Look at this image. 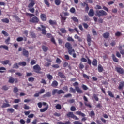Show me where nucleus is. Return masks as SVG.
<instances>
[{"label":"nucleus","mask_w":124,"mask_h":124,"mask_svg":"<svg viewBox=\"0 0 124 124\" xmlns=\"http://www.w3.org/2000/svg\"><path fill=\"white\" fill-rule=\"evenodd\" d=\"M65 47L67 49L69 55H72L73 53H75V50L72 48V46L69 42L66 43Z\"/></svg>","instance_id":"f257e3e1"},{"label":"nucleus","mask_w":124,"mask_h":124,"mask_svg":"<svg viewBox=\"0 0 124 124\" xmlns=\"http://www.w3.org/2000/svg\"><path fill=\"white\" fill-rule=\"evenodd\" d=\"M34 4H35V2L34 1L32 0L31 2L28 5V7L29 8L28 10L31 13H34V11H35L34 8H32L34 6Z\"/></svg>","instance_id":"f03ea898"},{"label":"nucleus","mask_w":124,"mask_h":124,"mask_svg":"<svg viewBox=\"0 0 124 124\" xmlns=\"http://www.w3.org/2000/svg\"><path fill=\"white\" fill-rule=\"evenodd\" d=\"M73 85L74 87H75V90L77 91V93H83V90H81V89L78 87L79 85L78 82H75V83H73Z\"/></svg>","instance_id":"7ed1b4c3"},{"label":"nucleus","mask_w":124,"mask_h":124,"mask_svg":"<svg viewBox=\"0 0 124 124\" xmlns=\"http://www.w3.org/2000/svg\"><path fill=\"white\" fill-rule=\"evenodd\" d=\"M56 93L57 94H62V93H64V91L62 90L53 89L52 90V95H55Z\"/></svg>","instance_id":"20e7f679"},{"label":"nucleus","mask_w":124,"mask_h":124,"mask_svg":"<svg viewBox=\"0 0 124 124\" xmlns=\"http://www.w3.org/2000/svg\"><path fill=\"white\" fill-rule=\"evenodd\" d=\"M33 69L36 73L38 74H41V72H40V71L41 70V68H40V66L38 65V64H36V65L33 66Z\"/></svg>","instance_id":"39448f33"},{"label":"nucleus","mask_w":124,"mask_h":124,"mask_svg":"<svg viewBox=\"0 0 124 124\" xmlns=\"http://www.w3.org/2000/svg\"><path fill=\"white\" fill-rule=\"evenodd\" d=\"M96 13L98 17H100L101 16H104L105 15H107V13H106L105 11H103V10L96 11Z\"/></svg>","instance_id":"423d86ee"},{"label":"nucleus","mask_w":124,"mask_h":124,"mask_svg":"<svg viewBox=\"0 0 124 124\" xmlns=\"http://www.w3.org/2000/svg\"><path fill=\"white\" fill-rule=\"evenodd\" d=\"M76 114L77 115H78V116H81V117H83L82 118L81 121H87V117H85L86 114H85V113H83V112L81 111H77Z\"/></svg>","instance_id":"0eeeda50"},{"label":"nucleus","mask_w":124,"mask_h":124,"mask_svg":"<svg viewBox=\"0 0 124 124\" xmlns=\"http://www.w3.org/2000/svg\"><path fill=\"white\" fill-rule=\"evenodd\" d=\"M83 99L85 101L84 104L85 106H87V107H88L89 108H92V105H91V103L90 102H88L89 101L88 100V98L86 97V96H83Z\"/></svg>","instance_id":"6e6552de"},{"label":"nucleus","mask_w":124,"mask_h":124,"mask_svg":"<svg viewBox=\"0 0 124 124\" xmlns=\"http://www.w3.org/2000/svg\"><path fill=\"white\" fill-rule=\"evenodd\" d=\"M29 22L30 23H37L38 22H39V19L36 16H34L32 18L30 19L29 20Z\"/></svg>","instance_id":"1a4fd4ad"},{"label":"nucleus","mask_w":124,"mask_h":124,"mask_svg":"<svg viewBox=\"0 0 124 124\" xmlns=\"http://www.w3.org/2000/svg\"><path fill=\"white\" fill-rule=\"evenodd\" d=\"M115 70H116L117 72H118V73H119V74H124V70L122 68L116 67Z\"/></svg>","instance_id":"9d476101"},{"label":"nucleus","mask_w":124,"mask_h":124,"mask_svg":"<svg viewBox=\"0 0 124 124\" xmlns=\"http://www.w3.org/2000/svg\"><path fill=\"white\" fill-rule=\"evenodd\" d=\"M40 18L42 21L43 22H45V21H47V16L45 14L41 13L40 15Z\"/></svg>","instance_id":"9b49d317"},{"label":"nucleus","mask_w":124,"mask_h":124,"mask_svg":"<svg viewBox=\"0 0 124 124\" xmlns=\"http://www.w3.org/2000/svg\"><path fill=\"white\" fill-rule=\"evenodd\" d=\"M22 55L28 58V57H29V51L26 50V49L23 48L22 49Z\"/></svg>","instance_id":"f8f14e48"},{"label":"nucleus","mask_w":124,"mask_h":124,"mask_svg":"<svg viewBox=\"0 0 124 124\" xmlns=\"http://www.w3.org/2000/svg\"><path fill=\"white\" fill-rule=\"evenodd\" d=\"M87 41L88 42V46H90L91 43L92 42V37H91V35H87Z\"/></svg>","instance_id":"ddd939ff"},{"label":"nucleus","mask_w":124,"mask_h":124,"mask_svg":"<svg viewBox=\"0 0 124 124\" xmlns=\"http://www.w3.org/2000/svg\"><path fill=\"white\" fill-rule=\"evenodd\" d=\"M88 15L89 17H93L94 16V11H93V9H91L90 10Z\"/></svg>","instance_id":"4468645a"},{"label":"nucleus","mask_w":124,"mask_h":124,"mask_svg":"<svg viewBox=\"0 0 124 124\" xmlns=\"http://www.w3.org/2000/svg\"><path fill=\"white\" fill-rule=\"evenodd\" d=\"M51 96H52V94L50 92H47L46 94L43 95L44 98L45 97H51Z\"/></svg>","instance_id":"2eb2a0df"},{"label":"nucleus","mask_w":124,"mask_h":124,"mask_svg":"<svg viewBox=\"0 0 124 124\" xmlns=\"http://www.w3.org/2000/svg\"><path fill=\"white\" fill-rule=\"evenodd\" d=\"M66 116L68 118H71L72 119H73L74 117V115L73 114V112H69L67 114Z\"/></svg>","instance_id":"dca6fc26"},{"label":"nucleus","mask_w":124,"mask_h":124,"mask_svg":"<svg viewBox=\"0 0 124 124\" xmlns=\"http://www.w3.org/2000/svg\"><path fill=\"white\" fill-rule=\"evenodd\" d=\"M91 63L93 66H97V60L94 59Z\"/></svg>","instance_id":"f3484780"},{"label":"nucleus","mask_w":124,"mask_h":124,"mask_svg":"<svg viewBox=\"0 0 124 124\" xmlns=\"http://www.w3.org/2000/svg\"><path fill=\"white\" fill-rule=\"evenodd\" d=\"M48 22L51 26L57 25V21L56 20H52L51 19H50Z\"/></svg>","instance_id":"a211bd4d"},{"label":"nucleus","mask_w":124,"mask_h":124,"mask_svg":"<svg viewBox=\"0 0 124 124\" xmlns=\"http://www.w3.org/2000/svg\"><path fill=\"white\" fill-rule=\"evenodd\" d=\"M112 58L113 62H119V59L116 57L115 54H112Z\"/></svg>","instance_id":"6ab92c4d"},{"label":"nucleus","mask_w":124,"mask_h":124,"mask_svg":"<svg viewBox=\"0 0 124 124\" xmlns=\"http://www.w3.org/2000/svg\"><path fill=\"white\" fill-rule=\"evenodd\" d=\"M74 38L75 39H78V41H79V42H82V41H83V39H82V38H81V37H79L78 35L77 34L75 35Z\"/></svg>","instance_id":"aec40b11"},{"label":"nucleus","mask_w":124,"mask_h":124,"mask_svg":"<svg viewBox=\"0 0 124 124\" xmlns=\"http://www.w3.org/2000/svg\"><path fill=\"white\" fill-rule=\"evenodd\" d=\"M41 28H42V29L41 30L42 34H46L47 33V32L46 31V30H45V26L43 25H41Z\"/></svg>","instance_id":"412c9836"},{"label":"nucleus","mask_w":124,"mask_h":124,"mask_svg":"<svg viewBox=\"0 0 124 124\" xmlns=\"http://www.w3.org/2000/svg\"><path fill=\"white\" fill-rule=\"evenodd\" d=\"M48 108H49V105H47L46 107L43 108H41L40 109V111L41 113H43V112H45V111H47L48 110Z\"/></svg>","instance_id":"4be33fe9"},{"label":"nucleus","mask_w":124,"mask_h":124,"mask_svg":"<svg viewBox=\"0 0 124 124\" xmlns=\"http://www.w3.org/2000/svg\"><path fill=\"white\" fill-rule=\"evenodd\" d=\"M58 85H59V83H58V82L56 80H54L51 84L52 87L54 88L58 87Z\"/></svg>","instance_id":"5701e85b"},{"label":"nucleus","mask_w":124,"mask_h":124,"mask_svg":"<svg viewBox=\"0 0 124 124\" xmlns=\"http://www.w3.org/2000/svg\"><path fill=\"white\" fill-rule=\"evenodd\" d=\"M58 76L61 77V78H62L63 79H65L66 78V77L64 76V74L62 72L58 73Z\"/></svg>","instance_id":"b1692460"},{"label":"nucleus","mask_w":124,"mask_h":124,"mask_svg":"<svg viewBox=\"0 0 124 124\" xmlns=\"http://www.w3.org/2000/svg\"><path fill=\"white\" fill-rule=\"evenodd\" d=\"M60 17H61V23H64L65 22V20H66V17L63 16L62 15V14L60 15Z\"/></svg>","instance_id":"393cba45"},{"label":"nucleus","mask_w":124,"mask_h":124,"mask_svg":"<svg viewBox=\"0 0 124 124\" xmlns=\"http://www.w3.org/2000/svg\"><path fill=\"white\" fill-rule=\"evenodd\" d=\"M9 60H5L1 62V63L2 64H3V65H6L7 64H9Z\"/></svg>","instance_id":"a878e982"},{"label":"nucleus","mask_w":124,"mask_h":124,"mask_svg":"<svg viewBox=\"0 0 124 124\" xmlns=\"http://www.w3.org/2000/svg\"><path fill=\"white\" fill-rule=\"evenodd\" d=\"M4 49L5 50H6L7 51L8 50V46L6 45H1L0 46V49Z\"/></svg>","instance_id":"bb28decb"},{"label":"nucleus","mask_w":124,"mask_h":124,"mask_svg":"<svg viewBox=\"0 0 124 124\" xmlns=\"http://www.w3.org/2000/svg\"><path fill=\"white\" fill-rule=\"evenodd\" d=\"M98 70L100 73L102 72L103 71V67L101 65H99L98 66Z\"/></svg>","instance_id":"cd10ccee"},{"label":"nucleus","mask_w":124,"mask_h":124,"mask_svg":"<svg viewBox=\"0 0 124 124\" xmlns=\"http://www.w3.org/2000/svg\"><path fill=\"white\" fill-rule=\"evenodd\" d=\"M109 33L108 32H106L103 34V36L104 38H108L109 37Z\"/></svg>","instance_id":"c85d7f7f"},{"label":"nucleus","mask_w":124,"mask_h":124,"mask_svg":"<svg viewBox=\"0 0 124 124\" xmlns=\"http://www.w3.org/2000/svg\"><path fill=\"white\" fill-rule=\"evenodd\" d=\"M54 2L56 5L59 6V5H60L62 1H61V0H54Z\"/></svg>","instance_id":"c756f323"},{"label":"nucleus","mask_w":124,"mask_h":124,"mask_svg":"<svg viewBox=\"0 0 124 124\" xmlns=\"http://www.w3.org/2000/svg\"><path fill=\"white\" fill-rule=\"evenodd\" d=\"M6 107H10V104L4 103L1 106V108H6Z\"/></svg>","instance_id":"7c9ffc66"},{"label":"nucleus","mask_w":124,"mask_h":124,"mask_svg":"<svg viewBox=\"0 0 124 124\" xmlns=\"http://www.w3.org/2000/svg\"><path fill=\"white\" fill-rule=\"evenodd\" d=\"M8 82L10 83V84H13L14 83V78L13 77H11L9 78Z\"/></svg>","instance_id":"2f4dec72"},{"label":"nucleus","mask_w":124,"mask_h":124,"mask_svg":"<svg viewBox=\"0 0 124 124\" xmlns=\"http://www.w3.org/2000/svg\"><path fill=\"white\" fill-rule=\"evenodd\" d=\"M14 18H15L16 21H18V22H19V23H21V19H20L19 18V17L18 16H17V15H14Z\"/></svg>","instance_id":"473e14b6"},{"label":"nucleus","mask_w":124,"mask_h":124,"mask_svg":"<svg viewBox=\"0 0 124 124\" xmlns=\"http://www.w3.org/2000/svg\"><path fill=\"white\" fill-rule=\"evenodd\" d=\"M46 77H47V79H48V80H49V81H51V80H52L53 79V76L52 75H50V74H47Z\"/></svg>","instance_id":"72a5a7b5"},{"label":"nucleus","mask_w":124,"mask_h":124,"mask_svg":"<svg viewBox=\"0 0 124 124\" xmlns=\"http://www.w3.org/2000/svg\"><path fill=\"white\" fill-rule=\"evenodd\" d=\"M108 94L109 96H110V97H112L114 98V94H113V93L110 91H108Z\"/></svg>","instance_id":"f704fd0d"},{"label":"nucleus","mask_w":124,"mask_h":124,"mask_svg":"<svg viewBox=\"0 0 124 124\" xmlns=\"http://www.w3.org/2000/svg\"><path fill=\"white\" fill-rule=\"evenodd\" d=\"M1 21L2 22H3V23H6L7 24H8V23H9V19H8V18H7L2 19Z\"/></svg>","instance_id":"c9c22d12"},{"label":"nucleus","mask_w":124,"mask_h":124,"mask_svg":"<svg viewBox=\"0 0 124 124\" xmlns=\"http://www.w3.org/2000/svg\"><path fill=\"white\" fill-rule=\"evenodd\" d=\"M42 48L43 51H44V52H47L48 51V47L46 46H42Z\"/></svg>","instance_id":"e433bc0d"},{"label":"nucleus","mask_w":124,"mask_h":124,"mask_svg":"<svg viewBox=\"0 0 124 124\" xmlns=\"http://www.w3.org/2000/svg\"><path fill=\"white\" fill-rule=\"evenodd\" d=\"M18 65H20V66H26V65H27V63L25 62H19L18 63Z\"/></svg>","instance_id":"4c0bfd02"},{"label":"nucleus","mask_w":124,"mask_h":124,"mask_svg":"<svg viewBox=\"0 0 124 124\" xmlns=\"http://www.w3.org/2000/svg\"><path fill=\"white\" fill-rule=\"evenodd\" d=\"M26 16H29L30 18H31L32 17H33V16H34V14H31L30 13H26Z\"/></svg>","instance_id":"58836bf2"},{"label":"nucleus","mask_w":124,"mask_h":124,"mask_svg":"<svg viewBox=\"0 0 124 124\" xmlns=\"http://www.w3.org/2000/svg\"><path fill=\"white\" fill-rule=\"evenodd\" d=\"M44 2H45V4H46V6H47V7H50V3H49V1L47 0H44Z\"/></svg>","instance_id":"ea45409f"},{"label":"nucleus","mask_w":124,"mask_h":124,"mask_svg":"<svg viewBox=\"0 0 124 124\" xmlns=\"http://www.w3.org/2000/svg\"><path fill=\"white\" fill-rule=\"evenodd\" d=\"M60 31L62 33H66V30H65V28H62L60 29Z\"/></svg>","instance_id":"a19ab883"},{"label":"nucleus","mask_w":124,"mask_h":124,"mask_svg":"<svg viewBox=\"0 0 124 124\" xmlns=\"http://www.w3.org/2000/svg\"><path fill=\"white\" fill-rule=\"evenodd\" d=\"M35 78L32 77H31L29 78L28 81L29 82H34V81Z\"/></svg>","instance_id":"79ce46f5"},{"label":"nucleus","mask_w":124,"mask_h":124,"mask_svg":"<svg viewBox=\"0 0 124 124\" xmlns=\"http://www.w3.org/2000/svg\"><path fill=\"white\" fill-rule=\"evenodd\" d=\"M67 41H69L71 42H74V39H73V38H72V37H68L67 38Z\"/></svg>","instance_id":"37998d69"},{"label":"nucleus","mask_w":124,"mask_h":124,"mask_svg":"<svg viewBox=\"0 0 124 124\" xmlns=\"http://www.w3.org/2000/svg\"><path fill=\"white\" fill-rule=\"evenodd\" d=\"M55 108L57 110H61V109H62V106L58 104L55 106Z\"/></svg>","instance_id":"c03bdc74"},{"label":"nucleus","mask_w":124,"mask_h":124,"mask_svg":"<svg viewBox=\"0 0 124 124\" xmlns=\"http://www.w3.org/2000/svg\"><path fill=\"white\" fill-rule=\"evenodd\" d=\"M7 112H10V113H13L14 112V109L12 108H9L7 109Z\"/></svg>","instance_id":"a18cd8bd"},{"label":"nucleus","mask_w":124,"mask_h":124,"mask_svg":"<svg viewBox=\"0 0 124 124\" xmlns=\"http://www.w3.org/2000/svg\"><path fill=\"white\" fill-rule=\"evenodd\" d=\"M31 65H34V64H36V61L32 60L30 62Z\"/></svg>","instance_id":"49530a36"},{"label":"nucleus","mask_w":124,"mask_h":124,"mask_svg":"<svg viewBox=\"0 0 124 124\" xmlns=\"http://www.w3.org/2000/svg\"><path fill=\"white\" fill-rule=\"evenodd\" d=\"M58 124H71V123H70L69 121H66L65 123L63 122H58L57 123Z\"/></svg>","instance_id":"de8ad7c7"},{"label":"nucleus","mask_w":124,"mask_h":124,"mask_svg":"<svg viewBox=\"0 0 124 124\" xmlns=\"http://www.w3.org/2000/svg\"><path fill=\"white\" fill-rule=\"evenodd\" d=\"M2 34H4V36H8V33H7V32L5 31L4 30L2 31Z\"/></svg>","instance_id":"09e8293b"},{"label":"nucleus","mask_w":124,"mask_h":124,"mask_svg":"<svg viewBox=\"0 0 124 124\" xmlns=\"http://www.w3.org/2000/svg\"><path fill=\"white\" fill-rule=\"evenodd\" d=\"M2 70H6V69L4 67H0V73H3V72H4V71Z\"/></svg>","instance_id":"8fccbe9b"},{"label":"nucleus","mask_w":124,"mask_h":124,"mask_svg":"<svg viewBox=\"0 0 124 124\" xmlns=\"http://www.w3.org/2000/svg\"><path fill=\"white\" fill-rule=\"evenodd\" d=\"M95 115V113H94V111L93 110H92L90 112V113L89 114L90 117H93V116Z\"/></svg>","instance_id":"3c124183"},{"label":"nucleus","mask_w":124,"mask_h":124,"mask_svg":"<svg viewBox=\"0 0 124 124\" xmlns=\"http://www.w3.org/2000/svg\"><path fill=\"white\" fill-rule=\"evenodd\" d=\"M85 66H84V64H83V63L80 62L79 65V68L80 69H83Z\"/></svg>","instance_id":"603ef678"},{"label":"nucleus","mask_w":124,"mask_h":124,"mask_svg":"<svg viewBox=\"0 0 124 124\" xmlns=\"http://www.w3.org/2000/svg\"><path fill=\"white\" fill-rule=\"evenodd\" d=\"M70 110L72 112L76 111V108L75 106H72L70 108Z\"/></svg>","instance_id":"864d4df0"},{"label":"nucleus","mask_w":124,"mask_h":124,"mask_svg":"<svg viewBox=\"0 0 124 124\" xmlns=\"http://www.w3.org/2000/svg\"><path fill=\"white\" fill-rule=\"evenodd\" d=\"M93 98H94L95 100H96V101H98V97H97V95L95 94H93Z\"/></svg>","instance_id":"5fc2aeb1"},{"label":"nucleus","mask_w":124,"mask_h":124,"mask_svg":"<svg viewBox=\"0 0 124 124\" xmlns=\"http://www.w3.org/2000/svg\"><path fill=\"white\" fill-rule=\"evenodd\" d=\"M40 83H41V84H43V85L47 84V82H46V80H45V79H42L41 81H40Z\"/></svg>","instance_id":"6e6d98bb"},{"label":"nucleus","mask_w":124,"mask_h":124,"mask_svg":"<svg viewBox=\"0 0 124 124\" xmlns=\"http://www.w3.org/2000/svg\"><path fill=\"white\" fill-rule=\"evenodd\" d=\"M82 88L84 91H87L89 89L85 84L82 85Z\"/></svg>","instance_id":"4d7b16f0"},{"label":"nucleus","mask_w":124,"mask_h":124,"mask_svg":"<svg viewBox=\"0 0 124 124\" xmlns=\"http://www.w3.org/2000/svg\"><path fill=\"white\" fill-rule=\"evenodd\" d=\"M19 91V89H18V88L16 87H15L14 88L13 90V92L15 93H18V92Z\"/></svg>","instance_id":"13d9d810"},{"label":"nucleus","mask_w":124,"mask_h":124,"mask_svg":"<svg viewBox=\"0 0 124 124\" xmlns=\"http://www.w3.org/2000/svg\"><path fill=\"white\" fill-rule=\"evenodd\" d=\"M17 41H18V42H20L21 41H23V40H24V38H23V37H18L16 39Z\"/></svg>","instance_id":"bf43d9fd"},{"label":"nucleus","mask_w":124,"mask_h":124,"mask_svg":"<svg viewBox=\"0 0 124 124\" xmlns=\"http://www.w3.org/2000/svg\"><path fill=\"white\" fill-rule=\"evenodd\" d=\"M14 102V103H19V102H21V100L20 99H15Z\"/></svg>","instance_id":"052dcab7"},{"label":"nucleus","mask_w":124,"mask_h":124,"mask_svg":"<svg viewBox=\"0 0 124 124\" xmlns=\"http://www.w3.org/2000/svg\"><path fill=\"white\" fill-rule=\"evenodd\" d=\"M92 33L93 35H97V33L96 32V31L93 29L92 30Z\"/></svg>","instance_id":"680f3d73"},{"label":"nucleus","mask_w":124,"mask_h":124,"mask_svg":"<svg viewBox=\"0 0 124 124\" xmlns=\"http://www.w3.org/2000/svg\"><path fill=\"white\" fill-rule=\"evenodd\" d=\"M13 68H16V69H18L19 68V65H18V63H15L13 65Z\"/></svg>","instance_id":"e2e57ef3"},{"label":"nucleus","mask_w":124,"mask_h":124,"mask_svg":"<svg viewBox=\"0 0 124 124\" xmlns=\"http://www.w3.org/2000/svg\"><path fill=\"white\" fill-rule=\"evenodd\" d=\"M82 25L83 26L84 29H88L89 27V25H88L86 23H83Z\"/></svg>","instance_id":"0e129e2a"},{"label":"nucleus","mask_w":124,"mask_h":124,"mask_svg":"<svg viewBox=\"0 0 124 124\" xmlns=\"http://www.w3.org/2000/svg\"><path fill=\"white\" fill-rule=\"evenodd\" d=\"M24 108L25 110H29V109H30V107L29 106H27V104H24Z\"/></svg>","instance_id":"69168bd1"},{"label":"nucleus","mask_w":124,"mask_h":124,"mask_svg":"<svg viewBox=\"0 0 124 124\" xmlns=\"http://www.w3.org/2000/svg\"><path fill=\"white\" fill-rule=\"evenodd\" d=\"M72 19L73 20V21H74V22H78V18H77V17H73L72 18Z\"/></svg>","instance_id":"338daca9"},{"label":"nucleus","mask_w":124,"mask_h":124,"mask_svg":"<svg viewBox=\"0 0 124 124\" xmlns=\"http://www.w3.org/2000/svg\"><path fill=\"white\" fill-rule=\"evenodd\" d=\"M121 35H122V33H121L119 31L116 32V33H115V36H117L119 37L121 36Z\"/></svg>","instance_id":"774afa93"}]
</instances>
